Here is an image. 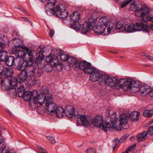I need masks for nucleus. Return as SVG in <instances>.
<instances>
[{"instance_id":"nucleus-24","label":"nucleus","mask_w":153,"mask_h":153,"mask_svg":"<svg viewBox=\"0 0 153 153\" xmlns=\"http://www.w3.org/2000/svg\"><path fill=\"white\" fill-rule=\"evenodd\" d=\"M142 20L140 22L136 23V27H137V31L142 30L147 32L148 30L149 26L146 25H144L142 22Z\"/></svg>"},{"instance_id":"nucleus-1","label":"nucleus","mask_w":153,"mask_h":153,"mask_svg":"<svg viewBox=\"0 0 153 153\" xmlns=\"http://www.w3.org/2000/svg\"><path fill=\"white\" fill-rule=\"evenodd\" d=\"M1 83L3 89L6 91L8 90V93L10 97L15 98L16 97V88L17 83L16 78H5L1 80Z\"/></svg>"},{"instance_id":"nucleus-12","label":"nucleus","mask_w":153,"mask_h":153,"mask_svg":"<svg viewBox=\"0 0 153 153\" xmlns=\"http://www.w3.org/2000/svg\"><path fill=\"white\" fill-rule=\"evenodd\" d=\"M33 93L31 91H26L22 97L24 100L26 102H28L30 105H38V101L37 97H34L33 98Z\"/></svg>"},{"instance_id":"nucleus-51","label":"nucleus","mask_w":153,"mask_h":153,"mask_svg":"<svg viewBox=\"0 0 153 153\" xmlns=\"http://www.w3.org/2000/svg\"><path fill=\"white\" fill-rule=\"evenodd\" d=\"M5 44L2 42H0V52L4 51Z\"/></svg>"},{"instance_id":"nucleus-60","label":"nucleus","mask_w":153,"mask_h":153,"mask_svg":"<svg viewBox=\"0 0 153 153\" xmlns=\"http://www.w3.org/2000/svg\"><path fill=\"white\" fill-rule=\"evenodd\" d=\"M29 109L31 110H33L35 109H36V106H28Z\"/></svg>"},{"instance_id":"nucleus-21","label":"nucleus","mask_w":153,"mask_h":153,"mask_svg":"<svg viewBox=\"0 0 153 153\" xmlns=\"http://www.w3.org/2000/svg\"><path fill=\"white\" fill-rule=\"evenodd\" d=\"M70 20L73 24H77V22L79 21L80 18V14L77 11H75L70 15Z\"/></svg>"},{"instance_id":"nucleus-27","label":"nucleus","mask_w":153,"mask_h":153,"mask_svg":"<svg viewBox=\"0 0 153 153\" xmlns=\"http://www.w3.org/2000/svg\"><path fill=\"white\" fill-rule=\"evenodd\" d=\"M109 21V19L107 17L105 16H102L99 19V24L101 26H103L104 27L106 26L112 25L111 24L108 25Z\"/></svg>"},{"instance_id":"nucleus-56","label":"nucleus","mask_w":153,"mask_h":153,"mask_svg":"<svg viewBox=\"0 0 153 153\" xmlns=\"http://www.w3.org/2000/svg\"><path fill=\"white\" fill-rule=\"evenodd\" d=\"M52 68L51 67H48L45 68V71L48 72H50L52 71Z\"/></svg>"},{"instance_id":"nucleus-14","label":"nucleus","mask_w":153,"mask_h":153,"mask_svg":"<svg viewBox=\"0 0 153 153\" xmlns=\"http://www.w3.org/2000/svg\"><path fill=\"white\" fill-rule=\"evenodd\" d=\"M90 69H91L90 72L86 74H90V79L93 82L97 81L99 79L101 76L99 71L93 67Z\"/></svg>"},{"instance_id":"nucleus-48","label":"nucleus","mask_w":153,"mask_h":153,"mask_svg":"<svg viewBox=\"0 0 153 153\" xmlns=\"http://www.w3.org/2000/svg\"><path fill=\"white\" fill-rule=\"evenodd\" d=\"M48 139L50 141L51 143L52 144H54L56 143V141L54 138L51 136H48L47 137Z\"/></svg>"},{"instance_id":"nucleus-4","label":"nucleus","mask_w":153,"mask_h":153,"mask_svg":"<svg viewBox=\"0 0 153 153\" xmlns=\"http://www.w3.org/2000/svg\"><path fill=\"white\" fill-rule=\"evenodd\" d=\"M45 12L48 15H51L53 14L63 20H65L68 15V13L65 10V6L63 4H59L54 9L53 8L49 7L47 9L45 8Z\"/></svg>"},{"instance_id":"nucleus-58","label":"nucleus","mask_w":153,"mask_h":153,"mask_svg":"<svg viewBox=\"0 0 153 153\" xmlns=\"http://www.w3.org/2000/svg\"><path fill=\"white\" fill-rule=\"evenodd\" d=\"M20 10L25 13L26 15H29V13L25 10L23 9V8H22Z\"/></svg>"},{"instance_id":"nucleus-52","label":"nucleus","mask_w":153,"mask_h":153,"mask_svg":"<svg viewBox=\"0 0 153 153\" xmlns=\"http://www.w3.org/2000/svg\"><path fill=\"white\" fill-rule=\"evenodd\" d=\"M96 150L95 149L90 148L88 149L86 151V153H95Z\"/></svg>"},{"instance_id":"nucleus-34","label":"nucleus","mask_w":153,"mask_h":153,"mask_svg":"<svg viewBox=\"0 0 153 153\" xmlns=\"http://www.w3.org/2000/svg\"><path fill=\"white\" fill-rule=\"evenodd\" d=\"M17 92L18 96L19 97H23L26 91L23 85L19 86L17 89Z\"/></svg>"},{"instance_id":"nucleus-26","label":"nucleus","mask_w":153,"mask_h":153,"mask_svg":"<svg viewBox=\"0 0 153 153\" xmlns=\"http://www.w3.org/2000/svg\"><path fill=\"white\" fill-rule=\"evenodd\" d=\"M140 113L137 111H133L130 113L129 115V118L132 122L137 121L139 119Z\"/></svg>"},{"instance_id":"nucleus-37","label":"nucleus","mask_w":153,"mask_h":153,"mask_svg":"<svg viewBox=\"0 0 153 153\" xmlns=\"http://www.w3.org/2000/svg\"><path fill=\"white\" fill-rule=\"evenodd\" d=\"M78 61V60L76 58L69 57L67 62L69 63L72 64V67L73 68L74 65H77Z\"/></svg>"},{"instance_id":"nucleus-15","label":"nucleus","mask_w":153,"mask_h":153,"mask_svg":"<svg viewBox=\"0 0 153 153\" xmlns=\"http://www.w3.org/2000/svg\"><path fill=\"white\" fill-rule=\"evenodd\" d=\"M65 113L66 116L68 118H71L73 117L76 111H77L75 110V108L74 106H64Z\"/></svg>"},{"instance_id":"nucleus-19","label":"nucleus","mask_w":153,"mask_h":153,"mask_svg":"<svg viewBox=\"0 0 153 153\" xmlns=\"http://www.w3.org/2000/svg\"><path fill=\"white\" fill-rule=\"evenodd\" d=\"M117 118L115 117L114 120H111L110 121L111 123H110V125L111 126L108 128V130H110L111 128H115L117 131H120L122 127V124H120V123L118 125L116 124L118 123ZM117 120L118 119H117Z\"/></svg>"},{"instance_id":"nucleus-28","label":"nucleus","mask_w":153,"mask_h":153,"mask_svg":"<svg viewBox=\"0 0 153 153\" xmlns=\"http://www.w3.org/2000/svg\"><path fill=\"white\" fill-rule=\"evenodd\" d=\"M45 112L48 115H53L55 113L56 108L57 106H45Z\"/></svg>"},{"instance_id":"nucleus-10","label":"nucleus","mask_w":153,"mask_h":153,"mask_svg":"<svg viewBox=\"0 0 153 153\" xmlns=\"http://www.w3.org/2000/svg\"><path fill=\"white\" fill-rule=\"evenodd\" d=\"M124 79H121L118 80L114 77H109L108 81V85L111 88H115L116 89H119L123 88L124 82Z\"/></svg>"},{"instance_id":"nucleus-39","label":"nucleus","mask_w":153,"mask_h":153,"mask_svg":"<svg viewBox=\"0 0 153 153\" xmlns=\"http://www.w3.org/2000/svg\"><path fill=\"white\" fill-rule=\"evenodd\" d=\"M143 114L146 117H151L153 115V109L146 110L143 112Z\"/></svg>"},{"instance_id":"nucleus-25","label":"nucleus","mask_w":153,"mask_h":153,"mask_svg":"<svg viewBox=\"0 0 153 153\" xmlns=\"http://www.w3.org/2000/svg\"><path fill=\"white\" fill-rule=\"evenodd\" d=\"M109 76L106 75H101L98 82L99 85H104L108 84Z\"/></svg>"},{"instance_id":"nucleus-35","label":"nucleus","mask_w":153,"mask_h":153,"mask_svg":"<svg viewBox=\"0 0 153 153\" xmlns=\"http://www.w3.org/2000/svg\"><path fill=\"white\" fill-rule=\"evenodd\" d=\"M128 122L127 116L123 114L120 115V123L122 125L126 124Z\"/></svg>"},{"instance_id":"nucleus-62","label":"nucleus","mask_w":153,"mask_h":153,"mask_svg":"<svg viewBox=\"0 0 153 153\" xmlns=\"http://www.w3.org/2000/svg\"><path fill=\"white\" fill-rule=\"evenodd\" d=\"M5 111L7 112L10 115H11L12 114V113L7 108L5 109Z\"/></svg>"},{"instance_id":"nucleus-31","label":"nucleus","mask_w":153,"mask_h":153,"mask_svg":"<svg viewBox=\"0 0 153 153\" xmlns=\"http://www.w3.org/2000/svg\"><path fill=\"white\" fill-rule=\"evenodd\" d=\"M47 59H48V61L50 63V64L52 67H54L55 66L59 64V60L56 57L55 58L51 57L48 56Z\"/></svg>"},{"instance_id":"nucleus-11","label":"nucleus","mask_w":153,"mask_h":153,"mask_svg":"<svg viewBox=\"0 0 153 153\" xmlns=\"http://www.w3.org/2000/svg\"><path fill=\"white\" fill-rule=\"evenodd\" d=\"M112 28V25L106 26L104 27L103 26H101L99 24L98 25H95L94 27V30L98 35L103 34L104 35H108L109 34Z\"/></svg>"},{"instance_id":"nucleus-32","label":"nucleus","mask_w":153,"mask_h":153,"mask_svg":"<svg viewBox=\"0 0 153 153\" xmlns=\"http://www.w3.org/2000/svg\"><path fill=\"white\" fill-rule=\"evenodd\" d=\"M30 52H28L27 53H25L24 50H18L16 52L15 55L19 59H21L22 57L24 56L25 57L26 55H28V53Z\"/></svg>"},{"instance_id":"nucleus-18","label":"nucleus","mask_w":153,"mask_h":153,"mask_svg":"<svg viewBox=\"0 0 153 153\" xmlns=\"http://www.w3.org/2000/svg\"><path fill=\"white\" fill-rule=\"evenodd\" d=\"M79 118L80 120L82 123L83 125L90 126L93 123L92 119L89 116L86 117L84 115L80 114Z\"/></svg>"},{"instance_id":"nucleus-36","label":"nucleus","mask_w":153,"mask_h":153,"mask_svg":"<svg viewBox=\"0 0 153 153\" xmlns=\"http://www.w3.org/2000/svg\"><path fill=\"white\" fill-rule=\"evenodd\" d=\"M56 2V0H48L47 4L45 6L46 9L49 7L53 8Z\"/></svg>"},{"instance_id":"nucleus-44","label":"nucleus","mask_w":153,"mask_h":153,"mask_svg":"<svg viewBox=\"0 0 153 153\" xmlns=\"http://www.w3.org/2000/svg\"><path fill=\"white\" fill-rule=\"evenodd\" d=\"M37 111L40 114H43L45 112L46 107L44 106H37Z\"/></svg>"},{"instance_id":"nucleus-55","label":"nucleus","mask_w":153,"mask_h":153,"mask_svg":"<svg viewBox=\"0 0 153 153\" xmlns=\"http://www.w3.org/2000/svg\"><path fill=\"white\" fill-rule=\"evenodd\" d=\"M21 18L23 19H24V20L25 22H29L31 25L32 26L33 25V24L32 23V22L30 21H29L28 19V18L26 17H21Z\"/></svg>"},{"instance_id":"nucleus-7","label":"nucleus","mask_w":153,"mask_h":153,"mask_svg":"<svg viewBox=\"0 0 153 153\" xmlns=\"http://www.w3.org/2000/svg\"><path fill=\"white\" fill-rule=\"evenodd\" d=\"M150 12L149 8L145 4L141 6L139 10L135 13V15L140 18V20H142L143 22H146L150 21H153V17H151L148 15Z\"/></svg>"},{"instance_id":"nucleus-45","label":"nucleus","mask_w":153,"mask_h":153,"mask_svg":"<svg viewBox=\"0 0 153 153\" xmlns=\"http://www.w3.org/2000/svg\"><path fill=\"white\" fill-rule=\"evenodd\" d=\"M128 133H127L125 134L124 135L122 136L121 138L119 140V143H123L128 137Z\"/></svg>"},{"instance_id":"nucleus-17","label":"nucleus","mask_w":153,"mask_h":153,"mask_svg":"<svg viewBox=\"0 0 153 153\" xmlns=\"http://www.w3.org/2000/svg\"><path fill=\"white\" fill-rule=\"evenodd\" d=\"M12 42L15 47L22 48L26 51L30 50L29 48L24 45L22 41L19 39L15 38L13 39Z\"/></svg>"},{"instance_id":"nucleus-22","label":"nucleus","mask_w":153,"mask_h":153,"mask_svg":"<svg viewBox=\"0 0 153 153\" xmlns=\"http://www.w3.org/2000/svg\"><path fill=\"white\" fill-rule=\"evenodd\" d=\"M55 113L56 116L58 118H61L64 115L65 110L64 107L61 106H57L56 107Z\"/></svg>"},{"instance_id":"nucleus-8","label":"nucleus","mask_w":153,"mask_h":153,"mask_svg":"<svg viewBox=\"0 0 153 153\" xmlns=\"http://www.w3.org/2000/svg\"><path fill=\"white\" fill-rule=\"evenodd\" d=\"M92 120V123L94 126L101 128L105 131H107L108 128L111 126L109 123H105L104 122L101 115H97Z\"/></svg>"},{"instance_id":"nucleus-5","label":"nucleus","mask_w":153,"mask_h":153,"mask_svg":"<svg viewBox=\"0 0 153 153\" xmlns=\"http://www.w3.org/2000/svg\"><path fill=\"white\" fill-rule=\"evenodd\" d=\"M28 59L26 61H24L22 59H17L16 63L15 65L16 68L19 70H25L26 68H27V71H28V68L33 65L34 58L33 57L32 51H30L28 53Z\"/></svg>"},{"instance_id":"nucleus-47","label":"nucleus","mask_w":153,"mask_h":153,"mask_svg":"<svg viewBox=\"0 0 153 153\" xmlns=\"http://www.w3.org/2000/svg\"><path fill=\"white\" fill-rule=\"evenodd\" d=\"M42 59L43 58L42 57L39 56L36 58L35 60V62L38 65L39 64H40L42 62Z\"/></svg>"},{"instance_id":"nucleus-38","label":"nucleus","mask_w":153,"mask_h":153,"mask_svg":"<svg viewBox=\"0 0 153 153\" xmlns=\"http://www.w3.org/2000/svg\"><path fill=\"white\" fill-rule=\"evenodd\" d=\"M2 141H0V153H11L10 149L6 147L2 146L1 144Z\"/></svg>"},{"instance_id":"nucleus-41","label":"nucleus","mask_w":153,"mask_h":153,"mask_svg":"<svg viewBox=\"0 0 153 153\" xmlns=\"http://www.w3.org/2000/svg\"><path fill=\"white\" fill-rule=\"evenodd\" d=\"M27 78V82L29 85L31 86H33L36 83V80L34 76H30Z\"/></svg>"},{"instance_id":"nucleus-16","label":"nucleus","mask_w":153,"mask_h":153,"mask_svg":"<svg viewBox=\"0 0 153 153\" xmlns=\"http://www.w3.org/2000/svg\"><path fill=\"white\" fill-rule=\"evenodd\" d=\"M1 77H2V75L5 76H7V77L4 78L2 79H4L5 78H9L12 79L10 77L13 74V68L11 67H8L7 68H4L2 66V68L1 69ZM16 78H13L12 79Z\"/></svg>"},{"instance_id":"nucleus-61","label":"nucleus","mask_w":153,"mask_h":153,"mask_svg":"<svg viewBox=\"0 0 153 153\" xmlns=\"http://www.w3.org/2000/svg\"><path fill=\"white\" fill-rule=\"evenodd\" d=\"M5 111L7 112L10 115H11L12 114V113L7 108L5 109Z\"/></svg>"},{"instance_id":"nucleus-9","label":"nucleus","mask_w":153,"mask_h":153,"mask_svg":"<svg viewBox=\"0 0 153 153\" xmlns=\"http://www.w3.org/2000/svg\"><path fill=\"white\" fill-rule=\"evenodd\" d=\"M91 64L87 62L86 61H81L78 60L77 65H74L73 68L77 70L78 69L83 70L85 73H88L90 72L91 68L92 67Z\"/></svg>"},{"instance_id":"nucleus-40","label":"nucleus","mask_w":153,"mask_h":153,"mask_svg":"<svg viewBox=\"0 0 153 153\" xmlns=\"http://www.w3.org/2000/svg\"><path fill=\"white\" fill-rule=\"evenodd\" d=\"M139 5L137 3H134L131 4L129 7V10H130L134 12L137 11L139 10Z\"/></svg>"},{"instance_id":"nucleus-46","label":"nucleus","mask_w":153,"mask_h":153,"mask_svg":"<svg viewBox=\"0 0 153 153\" xmlns=\"http://www.w3.org/2000/svg\"><path fill=\"white\" fill-rule=\"evenodd\" d=\"M123 25V22L122 21L118 22L116 24V29H119Z\"/></svg>"},{"instance_id":"nucleus-43","label":"nucleus","mask_w":153,"mask_h":153,"mask_svg":"<svg viewBox=\"0 0 153 153\" xmlns=\"http://www.w3.org/2000/svg\"><path fill=\"white\" fill-rule=\"evenodd\" d=\"M7 52L4 51L0 52V60L3 62L5 61L7 57Z\"/></svg>"},{"instance_id":"nucleus-53","label":"nucleus","mask_w":153,"mask_h":153,"mask_svg":"<svg viewBox=\"0 0 153 153\" xmlns=\"http://www.w3.org/2000/svg\"><path fill=\"white\" fill-rule=\"evenodd\" d=\"M55 67H56V68L58 71H62V65H60L59 64L55 66Z\"/></svg>"},{"instance_id":"nucleus-42","label":"nucleus","mask_w":153,"mask_h":153,"mask_svg":"<svg viewBox=\"0 0 153 153\" xmlns=\"http://www.w3.org/2000/svg\"><path fill=\"white\" fill-rule=\"evenodd\" d=\"M69 57L67 53L65 52L62 53L60 55L61 60L64 62H67Z\"/></svg>"},{"instance_id":"nucleus-57","label":"nucleus","mask_w":153,"mask_h":153,"mask_svg":"<svg viewBox=\"0 0 153 153\" xmlns=\"http://www.w3.org/2000/svg\"><path fill=\"white\" fill-rule=\"evenodd\" d=\"M54 34V31L53 29H51L50 30V32H49V35L51 37H52L53 36Z\"/></svg>"},{"instance_id":"nucleus-54","label":"nucleus","mask_w":153,"mask_h":153,"mask_svg":"<svg viewBox=\"0 0 153 153\" xmlns=\"http://www.w3.org/2000/svg\"><path fill=\"white\" fill-rule=\"evenodd\" d=\"M143 55L144 56H145L147 57V58H149V59L152 60H153V57L149 55H148L147 54L145 53H143Z\"/></svg>"},{"instance_id":"nucleus-6","label":"nucleus","mask_w":153,"mask_h":153,"mask_svg":"<svg viewBox=\"0 0 153 153\" xmlns=\"http://www.w3.org/2000/svg\"><path fill=\"white\" fill-rule=\"evenodd\" d=\"M123 88L125 91L129 90L132 93H135L140 90V83L138 81L130 79H125Z\"/></svg>"},{"instance_id":"nucleus-50","label":"nucleus","mask_w":153,"mask_h":153,"mask_svg":"<svg viewBox=\"0 0 153 153\" xmlns=\"http://www.w3.org/2000/svg\"><path fill=\"white\" fill-rule=\"evenodd\" d=\"M131 1V0H127L125 1L123 3L121 6V8H123L126 6Z\"/></svg>"},{"instance_id":"nucleus-3","label":"nucleus","mask_w":153,"mask_h":153,"mask_svg":"<svg viewBox=\"0 0 153 153\" xmlns=\"http://www.w3.org/2000/svg\"><path fill=\"white\" fill-rule=\"evenodd\" d=\"M95 14H93L89 19L88 22H85L82 25H80L79 23L77 24H72L71 26V28L76 31H78L81 28V32L83 34H85L89 32L92 27V25H95L97 21V17L95 16Z\"/></svg>"},{"instance_id":"nucleus-33","label":"nucleus","mask_w":153,"mask_h":153,"mask_svg":"<svg viewBox=\"0 0 153 153\" xmlns=\"http://www.w3.org/2000/svg\"><path fill=\"white\" fill-rule=\"evenodd\" d=\"M147 133L146 131H144L143 133H141L137 136V141L140 142L143 141L147 138Z\"/></svg>"},{"instance_id":"nucleus-49","label":"nucleus","mask_w":153,"mask_h":153,"mask_svg":"<svg viewBox=\"0 0 153 153\" xmlns=\"http://www.w3.org/2000/svg\"><path fill=\"white\" fill-rule=\"evenodd\" d=\"M147 133L150 135H153V126L149 128Z\"/></svg>"},{"instance_id":"nucleus-13","label":"nucleus","mask_w":153,"mask_h":153,"mask_svg":"<svg viewBox=\"0 0 153 153\" xmlns=\"http://www.w3.org/2000/svg\"><path fill=\"white\" fill-rule=\"evenodd\" d=\"M28 73L30 76H35L37 77H40L43 74L41 69L36 68L33 64L29 67Z\"/></svg>"},{"instance_id":"nucleus-29","label":"nucleus","mask_w":153,"mask_h":153,"mask_svg":"<svg viewBox=\"0 0 153 153\" xmlns=\"http://www.w3.org/2000/svg\"><path fill=\"white\" fill-rule=\"evenodd\" d=\"M150 86L148 85H143L140 88L139 91L142 96H144L150 91Z\"/></svg>"},{"instance_id":"nucleus-20","label":"nucleus","mask_w":153,"mask_h":153,"mask_svg":"<svg viewBox=\"0 0 153 153\" xmlns=\"http://www.w3.org/2000/svg\"><path fill=\"white\" fill-rule=\"evenodd\" d=\"M27 76V72L26 70H23L19 74L18 77H17V82H18L19 83H22L24 82L26 79Z\"/></svg>"},{"instance_id":"nucleus-23","label":"nucleus","mask_w":153,"mask_h":153,"mask_svg":"<svg viewBox=\"0 0 153 153\" xmlns=\"http://www.w3.org/2000/svg\"><path fill=\"white\" fill-rule=\"evenodd\" d=\"M137 27H136V26H135L134 24H126L124 27V30L128 33L133 32L137 31Z\"/></svg>"},{"instance_id":"nucleus-63","label":"nucleus","mask_w":153,"mask_h":153,"mask_svg":"<svg viewBox=\"0 0 153 153\" xmlns=\"http://www.w3.org/2000/svg\"><path fill=\"white\" fill-rule=\"evenodd\" d=\"M149 28L152 30H153V23L150 24V25L149 26Z\"/></svg>"},{"instance_id":"nucleus-2","label":"nucleus","mask_w":153,"mask_h":153,"mask_svg":"<svg viewBox=\"0 0 153 153\" xmlns=\"http://www.w3.org/2000/svg\"><path fill=\"white\" fill-rule=\"evenodd\" d=\"M40 93L37 95L38 104L40 105H56L52 102L53 97L51 94H48L49 89L46 86H43L40 89Z\"/></svg>"},{"instance_id":"nucleus-30","label":"nucleus","mask_w":153,"mask_h":153,"mask_svg":"<svg viewBox=\"0 0 153 153\" xmlns=\"http://www.w3.org/2000/svg\"><path fill=\"white\" fill-rule=\"evenodd\" d=\"M15 60H16V59L15 58L14 56H10L5 60L6 64L9 66L14 65Z\"/></svg>"},{"instance_id":"nucleus-64","label":"nucleus","mask_w":153,"mask_h":153,"mask_svg":"<svg viewBox=\"0 0 153 153\" xmlns=\"http://www.w3.org/2000/svg\"><path fill=\"white\" fill-rule=\"evenodd\" d=\"M116 146V143H115L113 144L111 147H112V148L113 149V151H114V150Z\"/></svg>"},{"instance_id":"nucleus-59","label":"nucleus","mask_w":153,"mask_h":153,"mask_svg":"<svg viewBox=\"0 0 153 153\" xmlns=\"http://www.w3.org/2000/svg\"><path fill=\"white\" fill-rule=\"evenodd\" d=\"M149 96L151 97H153V89L150 91L149 92Z\"/></svg>"}]
</instances>
